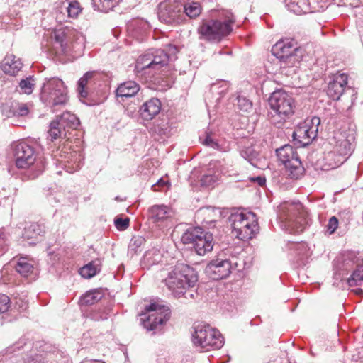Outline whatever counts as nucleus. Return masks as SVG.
<instances>
[{"label":"nucleus","mask_w":363,"mask_h":363,"mask_svg":"<svg viewBox=\"0 0 363 363\" xmlns=\"http://www.w3.org/2000/svg\"><path fill=\"white\" fill-rule=\"evenodd\" d=\"M320 124V118L319 117H312L307 118L303 123V128H306L311 135L310 138H315L318 135V126Z\"/></svg>","instance_id":"ea45409f"},{"label":"nucleus","mask_w":363,"mask_h":363,"mask_svg":"<svg viewBox=\"0 0 363 363\" xmlns=\"http://www.w3.org/2000/svg\"><path fill=\"white\" fill-rule=\"evenodd\" d=\"M145 242V240L143 237L140 235L133 236L128 245V253L131 255H135L140 250V247L143 246Z\"/></svg>","instance_id":"de8ad7c7"},{"label":"nucleus","mask_w":363,"mask_h":363,"mask_svg":"<svg viewBox=\"0 0 363 363\" xmlns=\"http://www.w3.org/2000/svg\"><path fill=\"white\" fill-rule=\"evenodd\" d=\"M334 150L339 155L345 158V161L351 155L352 151V145L350 140L347 138L340 139L337 140Z\"/></svg>","instance_id":"4c0bfd02"},{"label":"nucleus","mask_w":363,"mask_h":363,"mask_svg":"<svg viewBox=\"0 0 363 363\" xmlns=\"http://www.w3.org/2000/svg\"><path fill=\"white\" fill-rule=\"evenodd\" d=\"M140 90V85L134 81H127L121 83L116 89L118 97H132Z\"/></svg>","instance_id":"473e14b6"},{"label":"nucleus","mask_w":363,"mask_h":363,"mask_svg":"<svg viewBox=\"0 0 363 363\" xmlns=\"http://www.w3.org/2000/svg\"><path fill=\"white\" fill-rule=\"evenodd\" d=\"M29 113L28 108L25 104H15V116H24Z\"/></svg>","instance_id":"052dcab7"},{"label":"nucleus","mask_w":363,"mask_h":363,"mask_svg":"<svg viewBox=\"0 0 363 363\" xmlns=\"http://www.w3.org/2000/svg\"><path fill=\"white\" fill-rule=\"evenodd\" d=\"M184 8V14L186 16L189 17L190 18H195L198 17L201 13V6L199 2H189L186 4Z\"/></svg>","instance_id":"79ce46f5"},{"label":"nucleus","mask_w":363,"mask_h":363,"mask_svg":"<svg viewBox=\"0 0 363 363\" xmlns=\"http://www.w3.org/2000/svg\"><path fill=\"white\" fill-rule=\"evenodd\" d=\"M198 281L196 271L187 264H177L167 273L164 282L174 297L180 298L186 286H192Z\"/></svg>","instance_id":"20e7f679"},{"label":"nucleus","mask_w":363,"mask_h":363,"mask_svg":"<svg viewBox=\"0 0 363 363\" xmlns=\"http://www.w3.org/2000/svg\"><path fill=\"white\" fill-rule=\"evenodd\" d=\"M235 18L231 12L227 11L225 19L203 21L198 28L199 38L211 43H218L232 31Z\"/></svg>","instance_id":"39448f33"},{"label":"nucleus","mask_w":363,"mask_h":363,"mask_svg":"<svg viewBox=\"0 0 363 363\" xmlns=\"http://www.w3.org/2000/svg\"><path fill=\"white\" fill-rule=\"evenodd\" d=\"M149 211L154 222L162 221L173 215L172 209L165 205H155L150 208Z\"/></svg>","instance_id":"7c9ffc66"},{"label":"nucleus","mask_w":363,"mask_h":363,"mask_svg":"<svg viewBox=\"0 0 363 363\" xmlns=\"http://www.w3.org/2000/svg\"><path fill=\"white\" fill-rule=\"evenodd\" d=\"M101 78V74L96 71L86 72L78 81L77 91L82 97H86L88 93L95 89V85Z\"/></svg>","instance_id":"a211bd4d"},{"label":"nucleus","mask_w":363,"mask_h":363,"mask_svg":"<svg viewBox=\"0 0 363 363\" xmlns=\"http://www.w3.org/2000/svg\"><path fill=\"white\" fill-rule=\"evenodd\" d=\"M101 259H95L82 267L79 270V274L84 278L90 279L96 275L101 271Z\"/></svg>","instance_id":"e433bc0d"},{"label":"nucleus","mask_w":363,"mask_h":363,"mask_svg":"<svg viewBox=\"0 0 363 363\" xmlns=\"http://www.w3.org/2000/svg\"><path fill=\"white\" fill-rule=\"evenodd\" d=\"M241 156L247 160L252 165L256 167L257 161L259 157V153L252 146H245L240 150Z\"/></svg>","instance_id":"a19ab883"},{"label":"nucleus","mask_w":363,"mask_h":363,"mask_svg":"<svg viewBox=\"0 0 363 363\" xmlns=\"http://www.w3.org/2000/svg\"><path fill=\"white\" fill-rule=\"evenodd\" d=\"M202 236L193 247L196 254L201 256L211 252L213 247V235L205 231Z\"/></svg>","instance_id":"cd10ccee"},{"label":"nucleus","mask_w":363,"mask_h":363,"mask_svg":"<svg viewBox=\"0 0 363 363\" xmlns=\"http://www.w3.org/2000/svg\"><path fill=\"white\" fill-rule=\"evenodd\" d=\"M10 299L8 296L0 294V313L6 312L9 308Z\"/></svg>","instance_id":"0e129e2a"},{"label":"nucleus","mask_w":363,"mask_h":363,"mask_svg":"<svg viewBox=\"0 0 363 363\" xmlns=\"http://www.w3.org/2000/svg\"><path fill=\"white\" fill-rule=\"evenodd\" d=\"M271 111L269 120L280 128L294 113L295 101L288 92L279 89L274 91L269 99Z\"/></svg>","instance_id":"7ed1b4c3"},{"label":"nucleus","mask_w":363,"mask_h":363,"mask_svg":"<svg viewBox=\"0 0 363 363\" xmlns=\"http://www.w3.org/2000/svg\"><path fill=\"white\" fill-rule=\"evenodd\" d=\"M160 111V101L157 98H152L141 106L140 113L143 119L149 121L155 118Z\"/></svg>","instance_id":"4be33fe9"},{"label":"nucleus","mask_w":363,"mask_h":363,"mask_svg":"<svg viewBox=\"0 0 363 363\" xmlns=\"http://www.w3.org/2000/svg\"><path fill=\"white\" fill-rule=\"evenodd\" d=\"M233 264L238 266L237 262L233 263L228 259L217 258L211 261L206 267V273L214 280L223 279L229 276Z\"/></svg>","instance_id":"4468645a"},{"label":"nucleus","mask_w":363,"mask_h":363,"mask_svg":"<svg viewBox=\"0 0 363 363\" xmlns=\"http://www.w3.org/2000/svg\"><path fill=\"white\" fill-rule=\"evenodd\" d=\"M26 345V340L23 337L18 340L16 342H15L13 345L10 346L6 350V353H13L16 351V350H20L23 348L24 346Z\"/></svg>","instance_id":"13d9d810"},{"label":"nucleus","mask_w":363,"mask_h":363,"mask_svg":"<svg viewBox=\"0 0 363 363\" xmlns=\"http://www.w3.org/2000/svg\"><path fill=\"white\" fill-rule=\"evenodd\" d=\"M292 250L295 256V261L298 266L305 265L312 255L308 244L305 242L294 244Z\"/></svg>","instance_id":"393cba45"},{"label":"nucleus","mask_w":363,"mask_h":363,"mask_svg":"<svg viewBox=\"0 0 363 363\" xmlns=\"http://www.w3.org/2000/svg\"><path fill=\"white\" fill-rule=\"evenodd\" d=\"M218 178L215 175L205 174L201 179V183L202 186H209L216 182Z\"/></svg>","instance_id":"e2e57ef3"},{"label":"nucleus","mask_w":363,"mask_h":363,"mask_svg":"<svg viewBox=\"0 0 363 363\" xmlns=\"http://www.w3.org/2000/svg\"><path fill=\"white\" fill-rule=\"evenodd\" d=\"M169 56V60L175 59L176 54L178 52V49L175 45H168L167 46V51H166Z\"/></svg>","instance_id":"69168bd1"},{"label":"nucleus","mask_w":363,"mask_h":363,"mask_svg":"<svg viewBox=\"0 0 363 363\" xmlns=\"http://www.w3.org/2000/svg\"><path fill=\"white\" fill-rule=\"evenodd\" d=\"M205 230L200 227H191L183 233L181 240L184 244H191L193 247L203 237Z\"/></svg>","instance_id":"72a5a7b5"},{"label":"nucleus","mask_w":363,"mask_h":363,"mask_svg":"<svg viewBox=\"0 0 363 363\" xmlns=\"http://www.w3.org/2000/svg\"><path fill=\"white\" fill-rule=\"evenodd\" d=\"M52 156L62 168L69 173L79 170L84 160L83 155L81 152L71 150L68 145L60 146L52 150Z\"/></svg>","instance_id":"9d476101"},{"label":"nucleus","mask_w":363,"mask_h":363,"mask_svg":"<svg viewBox=\"0 0 363 363\" xmlns=\"http://www.w3.org/2000/svg\"><path fill=\"white\" fill-rule=\"evenodd\" d=\"M169 56L163 49H151L140 55L135 65V73L144 80H152L154 75L167 65Z\"/></svg>","instance_id":"f03ea898"},{"label":"nucleus","mask_w":363,"mask_h":363,"mask_svg":"<svg viewBox=\"0 0 363 363\" xmlns=\"http://www.w3.org/2000/svg\"><path fill=\"white\" fill-rule=\"evenodd\" d=\"M192 341L201 352L220 349L224 344V338L218 330L203 324L194 326Z\"/></svg>","instance_id":"423d86ee"},{"label":"nucleus","mask_w":363,"mask_h":363,"mask_svg":"<svg viewBox=\"0 0 363 363\" xmlns=\"http://www.w3.org/2000/svg\"><path fill=\"white\" fill-rule=\"evenodd\" d=\"M116 228L119 230H126L130 224V219L128 218H116L114 220Z\"/></svg>","instance_id":"4d7b16f0"},{"label":"nucleus","mask_w":363,"mask_h":363,"mask_svg":"<svg viewBox=\"0 0 363 363\" xmlns=\"http://www.w3.org/2000/svg\"><path fill=\"white\" fill-rule=\"evenodd\" d=\"M120 0H92V4L94 9L108 12L114 8Z\"/></svg>","instance_id":"37998d69"},{"label":"nucleus","mask_w":363,"mask_h":363,"mask_svg":"<svg viewBox=\"0 0 363 363\" xmlns=\"http://www.w3.org/2000/svg\"><path fill=\"white\" fill-rule=\"evenodd\" d=\"M237 100H238V106L240 110L245 111V112H248L252 109V103L247 97L243 96H238L237 97Z\"/></svg>","instance_id":"864d4df0"},{"label":"nucleus","mask_w":363,"mask_h":363,"mask_svg":"<svg viewBox=\"0 0 363 363\" xmlns=\"http://www.w3.org/2000/svg\"><path fill=\"white\" fill-rule=\"evenodd\" d=\"M23 63L13 55H6L1 65V70L12 76L16 75L22 68Z\"/></svg>","instance_id":"bb28decb"},{"label":"nucleus","mask_w":363,"mask_h":363,"mask_svg":"<svg viewBox=\"0 0 363 363\" xmlns=\"http://www.w3.org/2000/svg\"><path fill=\"white\" fill-rule=\"evenodd\" d=\"M286 173L291 179H298L303 175L305 169L302 164L300 157L291 160L284 165Z\"/></svg>","instance_id":"2f4dec72"},{"label":"nucleus","mask_w":363,"mask_h":363,"mask_svg":"<svg viewBox=\"0 0 363 363\" xmlns=\"http://www.w3.org/2000/svg\"><path fill=\"white\" fill-rule=\"evenodd\" d=\"M79 125V120L74 114L65 112L50 123L48 140L53 142L58 138H66L69 130L76 129Z\"/></svg>","instance_id":"9b49d317"},{"label":"nucleus","mask_w":363,"mask_h":363,"mask_svg":"<svg viewBox=\"0 0 363 363\" xmlns=\"http://www.w3.org/2000/svg\"><path fill=\"white\" fill-rule=\"evenodd\" d=\"M252 212L248 211L244 212H235L230 214L228 218V221L232 227V233L236 237V234L241 231V229L244 224L247 220L253 219Z\"/></svg>","instance_id":"412c9836"},{"label":"nucleus","mask_w":363,"mask_h":363,"mask_svg":"<svg viewBox=\"0 0 363 363\" xmlns=\"http://www.w3.org/2000/svg\"><path fill=\"white\" fill-rule=\"evenodd\" d=\"M311 134L306 128H303V125L298 126L293 133L292 137L296 145L300 146H306L315 138H310Z\"/></svg>","instance_id":"c9c22d12"},{"label":"nucleus","mask_w":363,"mask_h":363,"mask_svg":"<svg viewBox=\"0 0 363 363\" xmlns=\"http://www.w3.org/2000/svg\"><path fill=\"white\" fill-rule=\"evenodd\" d=\"M15 268L23 277H28L33 270V264L30 260L26 257H20L17 261Z\"/></svg>","instance_id":"58836bf2"},{"label":"nucleus","mask_w":363,"mask_h":363,"mask_svg":"<svg viewBox=\"0 0 363 363\" xmlns=\"http://www.w3.org/2000/svg\"><path fill=\"white\" fill-rule=\"evenodd\" d=\"M272 51L277 59L288 65H293L296 60L295 53L298 48L291 42L279 41L272 47Z\"/></svg>","instance_id":"2eb2a0df"},{"label":"nucleus","mask_w":363,"mask_h":363,"mask_svg":"<svg viewBox=\"0 0 363 363\" xmlns=\"http://www.w3.org/2000/svg\"><path fill=\"white\" fill-rule=\"evenodd\" d=\"M40 98L43 103L52 108L64 105L67 101V91L63 81L57 77L45 79Z\"/></svg>","instance_id":"6e6552de"},{"label":"nucleus","mask_w":363,"mask_h":363,"mask_svg":"<svg viewBox=\"0 0 363 363\" xmlns=\"http://www.w3.org/2000/svg\"><path fill=\"white\" fill-rule=\"evenodd\" d=\"M229 85L227 82L221 81L216 84H213L211 86V91L213 94L218 95L224 94L228 89Z\"/></svg>","instance_id":"603ef678"},{"label":"nucleus","mask_w":363,"mask_h":363,"mask_svg":"<svg viewBox=\"0 0 363 363\" xmlns=\"http://www.w3.org/2000/svg\"><path fill=\"white\" fill-rule=\"evenodd\" d=\"M35 85V81L33 76L23 79L19 82L21 90L26 94H30L33 91Z\"/></svg>","instance_id":"09e8293b"},{"label":"nucleus","mask_w":363,"mask_h":363,"mask_svg":"<svg viewBox=\"0 0 363 363\" xmlns=\"http://www.w3.org/2000/svg\"><path fill=\"white\" fill-rule=\"evenodd\" d=\"M199 140L203 145L220 152L230 150V145L227 142L218 140L209 131H206L203 135L199 136Z\"/></svg>","instance_id":"b1692460"},{"label":"nucleus","mask_w":363,"mask_h":363,"mask_svg":"<svg viewBox=\"0 0 363 363\" xmlns=\"http://www.w3.org/2000/svg\"><path fill=\"white\" fill-rule=\"evenodd\" d=\"M149 29L148 23L140 19L134 20L128 25L129 34L138 41L143 40Z\"/></svg>","instance_id":"5701e85b"},{"label":"nucleus","mask_w":363,"mask_h":363,"mask_svg":"<svg viewBox=\"0 0 363 363\" xmlns=\"http://www.w3.org/2000/svg\"><path fill=\"white\" fill-rule=\"evenodd\" d=\"M183 4L177 0H165L158 6V18L166 24L177 26L185 20Z\"/></svg>","instance_id":"f8f14e48"},{"label":"nucleus","mask_w":363,"mask_h":363,"mask_svg":"<svg viewBox=\"0 0 363 363\" xmlns=\"http://www.w3.org/2000/svg\"><path fill=\"white\" fill-rule=\"evenodd\" d=\"M16 166L26 169L36 162V152L34 147L26 142H20L13 148Z\"/></svg>","instance_id":"ddd939ff"},{"label":"nucleus","mask_w":363,"mask_h":363,"mask_svg":"<svg viewBox=\"0 0 363 363\" xmlns=\"http://www.w3.org/2000/svg\"><path fill=\"white\" fill-rule=\"evenodd\" d=\"M45 226L38 223H30L25 227L22 233V238L30 240V244H34L39 236H42L45 233Z\"/></svg>","instance_id":"c85d7f7f"},{"label":"nucleus","mask_w":363,"mask_h":363,"mask_svg":"<svg viewBox=\"0 0 363 363\" xmlns=\"http://www.w3.org/2000/svg\"><path fill=\"white\" fill-rule=\"evenodd\" d=\"M9 245L8 235L5 230H0V256L3 255L7 250Z\"/></svg>","instance_id":"5fc2aeb1"},{"label":"nucleus","mask_w":363,"mask_h":363,"mask_svg":"<svg viewBox=\"0 0 363 363\" xmlns=\"http://www.w3.org/2000/svg\"><path fill=\"white\" fill-rule=\"evenodd\" d=\"M81 11L82 8L77 1L66 0L56 9V21L62 23L70 18H77Z\"/></svg>","instance_id":"dca6fc26"},{"label":"nucleus","mask_w":363,"mask_h":363,"mask_svg":"<svg viewBox=\"0 0 363 363\" xmlns=\"http://www.w3.org/2000/svg\"><path fill=\"white\" fill-rule=\"evenodd\" d=\"M286 8L297 15L314 13L318 11L313 5L315 0H284Z\"/></svg>","instance_id":"6ab92c4d"},{"label":"nucleus","mask_w":363,"mask_h":363,"mask_svg":"<svg viewBox=\"0 0 363 363\" xmlns=\"http://www.w3.org/2000/svg\"><path fill=\"white\" fill-rule=\"evenodd\" d=\"M215 211V208L211 207V206H206V207H203V208H201L197 213L198 214H201V215H204V214H210L211 213H214Z\"/></svg>","instance_id":"774afa93"},{"label":"nucleus","mask_w":363,"mask_h":363,"mask_svg":"<svg viewBox=\"0 0 363 363\" xmlns=\"http://www.w3.org/2000/svg\"><path fill=\"white\" fill-rule=\"evenodd\" d=\"M55 39L52 53L56 60L65 63L83 54L85 37L73 28L65 26L53 32Z\"/></svg>","instance_id":"f257e3e1"},{"label":"nucleus","mask_w":363,"mask_h":363,"mask_svg":"<svg viewBox=\"0 0 363 363\" xmlns=\"http://www.w3.org/2000/svg\"><path fill=\"white\" fill-rule=\"evenodd\" d=\"M301 203H285L281 206L280 219L291 233H300L308 225V219Z\"/></svg>","instance_id":"0eeeda50"},{"label":"nucleus","mask_w":363,"mask_h":363,"mask_svg":"<svg viewBox=\"0 0 363 363\" xmlns=\"http://www.w3.org/2000/svg\"><path fill=\"white\" fill-rule=\"evenodd\" d=\"M155 131L161 138V139H164L165 138H169L173 135L176 130L172 124L167 122L155 127Z\"/></svg>","instance_id":"a18cd8bd"},{"label":"nucleus","mask_w":363,"mask_h":363,"mask_svg":"<svg viewBox=\"0 0 363 363\" xmlns=\"http://www.w3.org/2000/svg\"><path fill=\"white\" fill-rule=\"evenodd\" d=\"M162 257L160 250L153 247L145 252L140 261V265L143 268L149 269L152 266L160 263Z\"/></svg>","instance_id":"c756f323"},{"label":"nucleus","mask_w":363,"mask_h":363,"mask_svg":"<svg viewBox=\"0 0 363 363\" xmlns=\"http://www.w3.org/2000/svg\"><path fill=\"white\" fill-rule=\"evenodd\" d=\"M102 294L99 290H93L86 292L80 299L82 305H93L100 301Z\"/></svg>","instance_id":"c03bdc74"},{"label":"nucleus","mask_w":363,"mask_h":363,"mask_svg":"<svg viewBox=\"0 0 363 363\" xmlns=\"http://www.w3.org/2000/svg\"><path fill=\"white\" fill-rule=\"evenodd\" d=\"M345 162V158L339 155L334 150L325 153L323 157L318 160L319 167L324 171L333 169L338 167Z\"/></svg>","instance_id":"aec40b11"},{"label":"nucleus","mask_w":363,"mask_h":363,"mask_svg":"<svg viewBox=\"0 0 363 363\" xmlns=\"http://www.w3.org/2000/svg\"><path fill=\"white\" fill-rule=\"evenodd\" d=\"M23 363H49L48 360L40 354H35L28 355Z\"/></svg>","instance_id":"6e6d98bb"},{"label":"nucleus","mask_w":363,"mask_h":363,"mask_svg":"<svg viewBox=\"0 0 363 363\" xmlns=\"http://www.w3.org/2000/svg\"><path fill=\"white\" fill-rule=\"evenodd\" d=\"M347 75L345 73L335 74L328 82L327 95L333 100H339L347 84Z\"/></svg>","instance_id":"f3484780"},{"label":"nucleus","mask_w":363,"mask_h":363,"mask_svg":"<svg viewBox=\"0 0 363 363\" xmlns=\"http://www.w3.org/2000/svg\"><path fill=\"white\" fill-rule=\"evenodd\" d=\"M145 310L150 314L145 318H141L143 328L147 331H152L153 334L161 332L170 317L169 308L157 303H151L145 306Z\"/></svg>","instance_id":"1a4fd4ad"},{"label":"nucleus","mask_w":363,"mask_h":363,"mask_svg":"<svg viewBox=\"0 0 363 363\" xmlns=\"http://www.w3.org/2000/svg\"><path fill=\"white\" fill-rule=\"evenodd\" d=\"M350 286H361L363 284V266H359L347 279Z\"/></svg>","instance_id":"49530a36"},{"label":"nucleus","mask_w":363,"mask_h":363,"mask_svg":"<svg viewBox=\"0 0 363 363\" xmlns=\"http://www.w3.org/2000/svg\"><path fill=\"white\" fill-rule=\"evenodd\" d=\"M278 160L284 165L291 160L298 157L296 150L290 145H285L276 150Z\"/></svg>","instance_id":"f704fd0d"},{"label":"nucleus","mask_w":363,"mask_h":363,"mask_svg":"<svg viewBox=\"0 0 363 363\" xmlns=\"http://www.w3.org/2000/svg\"><path fill=\"white\" fill-rule=\"evenodd\" d=\"M338 227V220L337 218L335 217V216H333L331 217L327 225H326V230H327V232L331 235L333 234L335 230Z\"/></svg>","instance_id":"680f3d73"},{"label":"nucleus","mask_w":363,"mask_h":363,"mask_svg":"<svg viewBox=\"0 0 363 363\" xmlns=\"http://www.w3.org/2000/svg\"><path fill=\"white\" fill-rule=\"evenodd\" d=\"M250 180L253 182H257L259 186H264L266 183L265 178L261 176L250 177Z\"/></svg>","instance_id":"338daca9"},{"label":"nucleus","mask_w":363,"mask_h":363,"mask_svg":"<svg viewBox=\"0 0 363 363\" xmlns=\"http://www.w3.org/2000/svg\"><path fill=\"white\" fill-rule=\"evenodd\" d=\"M169 187V182L164 179H160L155 184L152 185V189L154 191H163Z\"/></svg>","instance_id":"bf43d9fd"},{"label":"nucleus","mask_w":363,"mask_h":363,"mask_svg":"<svg viewBox=\"0 0 363 363\" xmlns=\"http://www.w3.org/2000/svg\"><path fill=\"white\" fill-rule=\"evenodd\" d=\"M259 232V225L256 215L253 213V219L247 220L242 226L241 231L236 234V238L245 241L252 239Z\"/></svg>","instance_id":"a878e982"},{"label":"nucleus","mask_w":363,"mask_h":363,"mask_svg":"<svg viewBox=\"0 0 363 363\" xmlns=\"http://www.w3.org/2000/svg\"><path fill=\"white\" fill-rule=\"evenodd\" d=\"M195 286L196 284L192 286H186L184 290H182L184 293L181 294V298L185 299L186 302H193L196 301L199 297V294Z\"/></svg>","instance_id":"8fccbe9b"},{"label":"nucleus","mask_w":363,"mask_h":363,"mask_svg":"<svg viewBox=\"0 0 363 363\" xmlns=\"http://www.w3.org/2000/svg\"><path fill=\"white\" fill-rule=\"evenodd\" d=\"M0 111L6 118L15 116V104L13 102L4 103L0 106Z\"/></svg>","instance_id":"3c124183"}]
</instances>
